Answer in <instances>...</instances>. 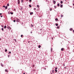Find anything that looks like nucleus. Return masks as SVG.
<instances>
[{
    "mask_svg": "<svg viewBox=\"0 0 74 74\" xmlns=\"http://www.w3.org/2000/svg\"><path fill=\"white\" fill-rule=\"evenodd\" d=\"M31 26H32V27H33V25H31Z\"/></svg>",
    "mask_w": 74,
    "mask_h": 74,
    "instance_id": "obj_39",
    "label": "nucleus"
},
{
    "mask_svg": "<svg viewBox=\"0 0 74 74\" xmlns=\"http://www.w3.org/2000/svg\"><path fill=\"white\" fill-rule=\"evenodd\" d=\"M73 32L74 33V30L73 31Z\"/></svg>",
    "mask_w": 74,
    "mask_h": 74,
    "instance_id": "obj_46",
    "label": "nucleus"
},
{
    "mask_svg": "<svg viewBox=\"0 0 74 74\" xmlns=\"http://www.w3.org/2000/svg\"><path fill=\"white\" fill-rule=\"evenodd\" d=\"M45 70H46V68H45Z\"/></svg>",
    "mask_w": 74,
    "mask_h": 74,
    "instance_id": "obj_47",
    "label": "nucleus"
},
{
    "mask_svg": "<svg viewBox=\"0 0 74 74\" xmlns=\"http://www.w3.org/2000/svg\"><path fill=\"white\" fill-rule=\"evenodd\" d=\"M3 7H5V6L4 5V6H3Z\"/></svg>",
    "mask_w": 74,
    "mask_h": 74,
    "instance_id": "obj_37",
    "label": "nucleus"
},
{
    "mask_svg": "<svg viewBox=\"0 0 74 74\" xmlns=\"http://www.w3.org/2000/svg\"><path fill=\"white\" fill-rule=\"evenodd\" d=\"M59 4H60L59 3H58V4L57 5L58 6V7H59V6H60V5Z\"/></svg>",
    "mask_w": 74,
    "mask_h": 74,
    "instance_id": "obj_5",
    "label": "nucleus"
},
{
    "mask_svg": "<svg viewBox=\"0 0 74 74\" xmlns=\"http://www.w3.org/2000/svg\"><path fill=\"white\" fill-rule=\"evenodd\" d=\"M7 6H9V5H9V4L8 3L7 4Z\"/></svg>",
    "mask_w": 74,
    "mask_h": 74,
    "instance_id": "obj_17",
    "label": "nucleus"
},
{
    "mask_svg": "<svg viewBox=\"0 0 74 74\" xmlns=\"http://www.w3.org/2000/svg\"><path fill=\"white\" fill-rule=\"evenodd\" d=\"M55 71H56V73L57 71H58L56 69H55Z\"/></svg>",
    "mask_w": 74,
    "mask_h": 74,
    "instance_id": "obj_15",
    "label": "nucleus"
},
{
    "mask_svg": "<svg viewBox=\"0 0 74 74\" xmlns=\"http://www.w3.org/2000/svg\"><path fill=\"white\" fill-rule=\"evenodd\" d=\"M27 0V1H28V0Z\"/></svg>",
    "mask_w": 74,
    "mask_h": 74,
    "instance_id": "obj_51",
    "label": "nucleus"
},
{
    "mask_svg": "<svg viewBox=\"0 0 74 74\" xmlns=\"http://www.w3.org/2000/svg\"><path fill=\"white\" fill-rule=\"evenodd\" d=\"M54 7L55 8H55H56V6H54Z\"/></svg>",
    "mask_w": 74,
    "mask_h": 74,
    "instance_id": "obj_24",
    "label": "nucleus"
},
{
    "mask_svg": "<svg viewBox=\"0 0 74 74\" xmlns=\"http://www.w3.org/2000/svg\"><path fill=\"white\" fill-rule=\"evenodd\" d=\"M31 34L32 33V32H31Z\"/></svg>",
    "mask_w": 74,
    "mask_h": 74,
    "instance_id": "obj_42",
    "label": "nucleus"
},
{
    "mask_svg": "<svg viewBox=\"0 0 74 74\" xmlns=\"http://www.w3.org/2000/svg\"><path fill=\"white\" fill-rule=\"evenodd\" d=\"M21 37H23V35H21Z\"/></svg>",
    "mask_w": 74,
    "mask_h": 74,
    "instance_id": "obj_33",
    "label": "nucleus"
},
{
    "mask_svg": "<svg viewBox=\"0 0 74 74\" xmlns=\"http://www.w3.org/2000/svg\"><path fill=\"white\" fill-rule=\"evenodd\" d=\"M5 71H7V72H8V71L7 70L5 69Z\"/></svg>",
    "mask_w": 74,
    "mask_h": 74,
    "instance_id": "obj_23",
    "label": "nucleus"
},
{
    "mask_svg": "<svg viewBox=\"0 0 74 74\" xmlns=\"http://www.w3.org/2000/svg\"><path fill=\"white\" fill-rule=\"evenodd\" d=\"M60 7L61 8H62V7H63V5H60Z\"/></svg>",
    "mask_w": 74,
    "mask_h": 74,
    "instance_id": "obj_4",
    "label": "nucleus"
},
{
    "mask_svg": "<svg viewBox=\"0 0 74 74\" xmlns=\"http://www.w3.org/2000/svg\"><path fill=\"white\" fill-rule=\"evenodd\" d=\"M22 0H21V2H22Z\"/></svg>",
    "mask_w": 74,
    "mask_h": 74,
    "instance_id": "obj_44",
    "label": "nucleus"
},
{
    "mask_svg": "<svg viewBox=\"0 0 74 74\" xmlns=\"http://www.w3.org/2000/svg\"><path fill=\"white\" fill-rule=\"evenodd\" d=\"M29 1H30V2H32V0H29Z\"/></svg>",
    "mask_w": 74,
    "mask_h": 74,
    "instance_id": "obj_31",
    "label": "nucleus"
},
{
    "mask_svg": "<svg viewBox=\"0 0 74 74\" xmlns=\"http://www.w3.org/2000/svg\"><path fill=\"white\" fill-rule=\"evenodd\" d=\"M65 65L64 64V66Z\"/></svg>",
    "mask_w": 74,
    "mask_h": 74,
    "instance_id": "obj_48",
    "label": "nucleus"
},
{
    "mask_svg": "<svg viewBox=\"0 0 74 74\" xmlns=\"http://www.w3.org/2000/svg\"><path fill=\"white\" fill-rule=\"evenodd\" d=\"M1 14H2L1 13H0V15H1Z\"/></svg>",
    "mask_w": 74,
    "mask_h": 74,
    "instance_id": "obj_38",
    "label": "nucleus"
},
{
    "mask_svg": "<svg viewBox=\"0 0 74 74\" xmlns=\"http://www.w3.org/2000/svg\"><path fill=\"white\" fill-rule=\"evenodd\" d=\"M7 29H10V28H11V27H10L8 26L7 27Z\"/></svg>",
    "mask_w": 74,
    "mask_h": 74,
    "instance_id": "obj_2",
    "label": "nucleus"
},
{
    "mask_svg": "<svg viewBox=\"0 0 74 74\" xmlns=\"http://www.w3.org/2000/svg\"><path fill=\"white\" fill-rule=\"evenodd\" d=\"M8 56V58H9V56H10V55H9Z\"/></svg>",
    "mask_w": 74,
    "mask_h": 74,
    "instance_id": "obj_41",
    "label": "nucleus"
},
{
    "mask_svg": "<svg viewBox=\"0 0 74 74\" xmlns=\"http://www.w3.org/2000/svg\"><path fill=\"white\" fill-rule=\"evenodd\" d=\"M55 69H56H56H58V68H57V67Z\"/></svg>",
    "mask_w": 74,
    "mask_h": 74,
    "instance_id": "obj_32",
    "label": "nucleus"
},
{
    "mask_svg": "<svg viewBox=\"0 0 74 74\" xmlns=\"http://www.w3.org/2000/svg\"><path fill=\"white\" fill-rule=\"evenodd\" d=\"M37 6L38 7V8H39V7H39V5H37Z\"/></svg>",
    "mask_w": 74,
    "mask_h": 74,
    "instance_id": "obj_18",
    "label": "nucleus"
},
{
    "mask_svg": "<svg viewBox=\"0 0 74 74\" xmlns=\"http://www.w3.org/2000/svg\"><path fill=\"white\" fill-rule=\"evenodd\" d=\"M33 14V12H32L31 13L30 12V15H32V14Z\"/></svg>",
    "mask_w": 74,
    "mask_h": 74,
    "instance_id": "obj_7",
    "label": "nucleus"
},
{
    "mask_svg": "<svg viewBox=\"0 0 74 74\" xmlns=\"http://www.w3.org/2000/svg\"><path fill=\"white\" fill-rule=\"evenodd\" d=\"M51 52H52V48H51Z\"/></svg>",
    "mask_w": 74,
    "mask_h": 74,
    "instance_id": "obj_26",
    "label": "nucleus"
},
{
    "mask_svg": "<svg viewBox=\"0 0 74 74\" xmlns=\"http://www.w3.org/2000/svg\"><path fill=\"white\" fill-rule=\"evenodd\" d=\"M29 42H30V41H29L28 43H29Z\"/></svg>",
    "mask_w": 74,
    "mask_h": 74,
    "instance_id": "obj_43",
    "label": "nucleus"
},
{
    "mask_svg": "<svg viewBox=\"0 0 74 74\" xmlns=\"http://www.w3.org/2000/svg\"><path fill=\"white\" fill-rule=\"evenodd\" d=\"M14 10L15 11V9H14Z\"/></svg>",
    "mask_w": 74,
    "mask_h": 74,
    "instance_id": "obj_50",
    "label": "nucleus"
},
{
    "mask_svg": "<svg viewBox=\"0 0 74 74\" xmlns=\"http://www.w3.org/2000/svg\"><path fill=\"white\" fill-rule=\"evenodd\" d=\"M63 17V15H61V18H62V17Z\"/></svg>",
    "mask_w": 74,
    "mask_h": 74,
    "instance_id": "obj_14",
    "label": "nucleus"
},
{
    "mask_svg": "<svg viewBox=\"0 0 74 74\" xmlns=\"http://www.w3.org/2000/svg\"><path fill=\"white\" fill-rule=\"evenodd\" d=\"M10 14H13V13H12L11 12H10Z\"/></svg>",
    "mask_w": 74,
    "mask_h": 74,
    "instance_id": "obj_30",
    "label": "nucleus"
},
{
    "mask_svg": "<svg viewBox=\"0 0 74 74\" xmlns=\"http://www.w3.org/2000/svg\"><path fill=\"white\" fill-rule=\"evenodd\" d=\"M65 68H66V67H65Z\"/></svg>",
    "mask_w": 74,
    "mask_h": 74,
    "instance_id": "obj_55",
    "label": "nucleus"
},
{
    "mask_svg": "<svg viewBox=\"0 0 74 74\" xmlns=\"http://www.w3.org/2000/svg\"><path fill=\"white\" fill-rule=\"evenodd\" d=\"M57 28H59V27H58Z\"/></svg>",
    "mask_w": 74,
    "mask_h": 74,
    "instance_id": "obj_45",
    "label": "nucleus"
},
{
    "mask_svg": "<svg viewBox=\"0 0 74 74\" xmlns=\"http://www.w3.org/2000/svg\"><path fill=\"white\" fill-rule=\"evenodd\" d=\"M18 4H20V2H19V0L18 1Z\"/></svg>",
    "mask_w": 74,
    "mask_h": 74,
    "instance_id": "obj_10",
    "label": "nucleus"
},
{
    "mask_svg": "<svg viewBox=\"0 0 74 74\" xmlns=\"http://www.w3.org/2000/svg\"><path fill=\"white\" fill-rule=\"evenodd\" d=\"M16 21L15 20H14L13 21V22H15Z\"/></svg>",
    "mask_w": 74,
    "mask_h": 74,
    "instance_id": "obj_29",
    "label": "nucleus"
},
{
    "mask_svg": "<svg viewBox=\"0 0 74 74\" xmlns=\"http://www.w3.org/2000/svg\"><path fill=\"white\" fill-rule=\"evenodd\" d=\"M11 53V51H9V53Z\"/></svg>",
    "mask_w": 74,
    "mask_h": 74,
    "instance_id": "obj_34",
    "label": "nucleus"
},
{
    "mask_svg": "<svg viewBox=\"0 0 74 74\" xmlns=\"http://www.w3.org/2000/svg\"><path fill=\"white\" fill-rule=\"evenodd\" d=\"M29 7H32V5H29Z\"/></svg>",
    "mask_w": 74,
    "mask_h": 74,
    "instance_id": "obj_19",
    "label": "nucleus"
},
{
    "mask_svg": "<svg viewBox=\"0 0 74 74\" xmlns=\"http://www.w3.org/2000/svg\"><path fill=\"white\" fill-rule=\"evenodd\" d=\"M23 74H25V73H23Z\"/></svg>",
    "mask_w": 74,
    "mask_h": 74,
    "instance_id": "obj_49",
    "label": "nucleus"
},
{
    "mask_svg": "<svg viewBox=\"0 0 74 74\" xmlns=\"http://www.w3.org/2000/svg\"><path fill=\"white\" fill-rule=\"evenodd\" d=\"M60 3L61 4H63V1H61Z\"/></svg>",
    "mask_w": 74,
    "mask_h": 74,
    "instance_id": "obj_13",
    "label": "nucleus"
},
{
    "mask_svg": "<svg viewBox=\"0 0 74 74\" xmlns=\"http://www.w3.org/2000/svg\"><path fill=\"white\" fill-rule=\"evenodd\" d=\"M50 11H52V9H50Z\"/></svg>",
    "mask_w": 74,
    "mask_h": 74,
    "instance_id": "obj_35",
    "label": "nucleus"
},
{
    "mask_svg": "<svg viewBox=\"0 0 74 74\" xmlns=\"http://www.w3.org/2000/svg\"><path fill=\"white\" fill-rule=\"evenodd\" d=\"M53 4H55L56 3V1H53Z\"/></svg>",
    "mask_w": 74,
    "mask_h": 74,
    "instance_id": "obj_3",
    "label": "nucleus"
},
{
    "mask_svg": "<svg viewBox=\"0 0 74 74\" xmlns=\"http://www.w3.org/2000/svg\"><path fill=\"white\" fill-rule=\"evenodd\" d=\"M19 0H18V1H19Z\"/></svg>",
    "mask_w": 74,
    "mask_h": 74,
    "instance_id": "obj_56",
    "label": "nucleus"
},
{
    "mask_svg": "<svg viewBox=\"0 0 74 74\" xmlns=\"http://www.w3.org/2000/svg\"><path fill=\"white\" fill-rule=\"evenodd\" d=\"M6 27H7L5 25L4 26V28L5 29V28H6Z\"/></svg>",
    "mask_w": 74,
    "mask_h": 74,
    "instance_id": "obj_12",
    "label": "nucleus"
},
{
    "mask_svg": "<svg viewBox=\"0 0 74 74\" xmlns=\"http://www.w3.org/2000/svg\"><path fill=\"white\" fill-rule=\"evenodd\" d=\"M40 47H41V46L40 45H39L38 47V48H40Z\"/></svg>",
    "mask_w": 74,
    "mask_h": 74,
    "instance_id": "obj_8",
    "label": "nucleus"
},
{
    "mask_svg": "<svg viewBox=\"0 0 74 74\" xmlns=\"http://www.w3.org/2000/svg\"><path fill=\"white\" fill-rule=\"evenodd\" d=\"M9 14H10V13H9Z\"/></svg>",
    "mask_w": 74,
    "mask_h": 74,
    "instance_id": "obj_54",
    "label": "nucleus"
},
{
    "mask_svg": "<svg viewBox=\"0 0 74 74\" xmlns=\"http://www.w3.org/2000/svg\"><path fill=\"white\" fill-rule=\"evenodd\" d=\"M34 10H36V8H34Z\"/></svg>",
    "mask_w": 74,
    "mask_h": 74,
    "instance_id": "obj_40",
    "label": "nucleus"
},
{
    "mask_svg": "<svg viewBox=\"0 0 74 74\" xmlns=\"http://www.w3.org/2000/svg\"><path fill=\"white\" fill-rule=\"evenodd\" d=\"M34 66H35L34 64L33 65V66H32L33 67H34Z\"/></svg>",
    "mask_w": 74,
    "mask_h": 74,
    "instance_id": "obj_16",
    "label": "nucleus"
},
{
    "mask_svg": "<svg viewBox=\"0 0 74 74\" xmlns=\"http://www.w3.org/2000/svg\"><path fill=\"white\" fill-rule=\"evenodd\" d=\"M16 22H19L20 21V20H19V19H17L16 20Z\"/></svg>",
    "mask_w": 74,
    "mask_h": 74,
    "instance_id": "obj_1",
    "label": "nucleus"
},
{
    "mask_svg": "<svg viewBox=\"0 0 74 74\" xmlns=\"http://www.w3.org/2000/svg\"><path fill=\"white\" fill-rule=\"evenodd\" d=\"M56 26H58V24H57L56 23Z\"/></svg>",
    "mask_w": 74,
    "mask_h": 74,
    "instance_id": "obj_20",
    "label": "nucleus"
},
{
    "mask_svg": "<svg viewBox=\"0 0 74 74\" xmlns=\"http://www.w3.org/2000/svg\"><path fill=\"white\" fill-rule=\"evenodd\" d=\"M1 30H3V31L4 29L3 28H1Z\"/></svg>",
    "mask_w": 74,
    "mask_h": 74,
    "instance_id": "obj_21",
    "label": "nucleus"
},
{
    "mask_svg": "<svg viewBox=\"0 0 74 74\" xmlns=\"http://www.w3.org/2000/svg\"><path fill=\"white\" fill-rule=\"evenodd\" d=\"M63 50H64V49L62 48L61 49V51H63Z\"/></svg>",
    "mask_w": 74,
    "mask_h": 74,
    "instance_id": "obj_6",
    "label": "nucleus"
},
{
    "mask_svg": "<svg viewBox=\"0 0 74 74\" xmlns=\"http://www.w3.org/2000/svg\"><path fill=\"white\" fill-rule=\"evenodd\" d=\"M1 40V39H0V40Z\"/></svg>",
    "mask_w": 74,
    "mask_h": 74,
    "instance_id": "obj_52",
    "label": "nucleus"
},
{
    "mask_svg": "<svg viewBox=\"0 0 74 74\" xmlns=\"http://www.w3.org/2000/svg\"><path fill=\"white\" fill-rule=\"evenodd\" d=\"M52 72H53V73H54V70H53L52 71Z\"/></svg>",
    "mask_w": 74,
    "mask_h": 74,
    "instance_id": "obj_25",
    "label": "nucleus"
},
{
    "mask_svg": "<svg viewBox=\"0 0 74 74\" xmlns=\"http://www.w3.org/2000/svg\"><path fill=\"white\" fill-rule=\"evenodd\" d=\"M1 65L2 66V67H3V65L2 64H1Z\"/></svg>",
    "mask_w": 74,
    "mask_h": 74,
    "instance_id": "obj_28",
    "label": "nucleus"
},
{
    "mask_svg": "<svg viewBox=\"0 0 74 74\" xmlns=\"http://www.w3.org/2000/svg\"><path fill=\"white\" fill-rule=\"evenodd\" d=\"M56 21H58V18H56L55 19Z\"/></svg>",
    "mask_w": 74,
    "mask_h": 74,
    "instance_id": "obj_9",
    "label": "nucleus"
},
{
    "mask_svg": "<svg viewBox=\"0 0 74 74\" xmlns=\"http://www.w3.org/2000/svg\"><path fill=\"white\" fill-rule=\"evenodd\" d=\"M65 0V1H66V0Z\"/></svg>",
    "mask_w": 74,
    "mask_h": 74,
    "instance_id": "obj_53",
    "label": "nucleus"
},
{
    "mask_svg": "<svg viewBox=\"0 0 74 74\" xmlns=\"http://www.w3.org/2000/svg\"><path fill=\"white\" fill-rule=\"evenodd\" d=\"M72 30H73V29L71 28L70 29V30L71 31Z\"/></svg>",
    "mask_w": 74,
    "mask_h": 74,
    "instance_id": "obj_11",
    "label": "nucleus"
},
{
    "mask_svg": "<svg viewBox=\"0 0 74 74\" xmlns=\"http://www.w3.org/2000/svg\"><path fill=\"white\" fill-rule=\"evenodd\" d=\"M7 9V6H6L5 7V9Z\"/></svg>",
    "mask_w": 74,
    "mask_h": 74,
    "instance_id": "obj_22",
    "label": "nucleus"
},
{
    "mask_svg": "<svg viewBox=\"0 0 74 74\" xmlns=\"http://www.w3.org/2000/svg\"><path fill=\"white\" fill-rule=\"evenodd\" d=\"M2 16H3L2 15L1 16V18L2 17Z\"/></svg>",
    "mask_w": 74,
    "mask_h": 74,
    "instance_id": "obj_36",
    "label": "nucleus"
},
{
    "mask_svg": "<svg viewBox=\"0 0 74 74\" xmlns=\"http://www.w3.org/2000/svg\"><path fill=\"white\" fill-rule=\"evenodd\" d=\"M7 49H5V52H7Z\"/></svg>",
    "mask_w": 74,
    "mask_h": 74,
    "instance_id": "obj_27",
    "label": "nucleus"
}]
</instances>
